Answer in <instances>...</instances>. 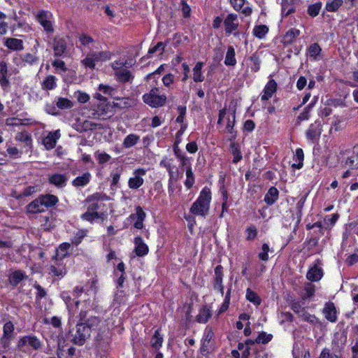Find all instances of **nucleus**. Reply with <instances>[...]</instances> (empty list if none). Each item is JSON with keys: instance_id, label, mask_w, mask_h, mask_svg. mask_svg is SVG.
Masks as SVG:
<instances>
[{"instance_id": "f257e3e1", "label": "nucleus", "mask_w": 358, "mask_h": 358, "mask_svg": "<svg viewBox=\"0 0 358 358\" xmlns=\"http://www.w3.org/2000/svg\"><path fill=\"white\" fill-rule=\"evenodd\" d=\"M211 199L210 189L207 187H203L190 208L191 213L194 215L205 217L209 212Z\"/></svg>"}, {"instance_id": "f03ea898", "label": "nucleus", "mask_w": 358, "mask_h": 358, "mask_svg": "<svg viewBox=\"0 0 358 358\" xmlns=\"http://www.w3.org/2000/svg\"><path fill=\"white\" fill-rule=\"evenodd\" d=\"M235 119V110H227L226 108L220 110L217 124H220L224 122V120L227 121L226 131L229 135V141H233L236 137V132L234 129Z\"/></svg>"}, {"instance_id": "7ed1b4c3", "label": "nucleus", "mask_w": 358, "mask_h": 358, "mask_svg": "<svg viewBox=\"0 0 358 358\" xmlns=\"http://www.w3.org/2000/svg\"><path fill=\"white\" fill-rule=\"evenodd\" d=\"M110 57L111 54L108 51L90 52L81 61V63L85 68L94 69L96 64L108 61Z\"/></svg>"}, {"instance_id": "20e7f679", "label": "nucleus", "mask_w": 358, "mask_h": 358, "mask_svg": "<svg viewBox=\"0 0 358 358\" xmlns=\"http://www.w3.org/2000/svg\"><path fill=\"white\" fill-rule=\"evenodd\" d=\"M16 346L22 352L38 350L42 346V343L36 336L29 334L20 337Z\"/></svg>"}, {"instance_id": "39448f33", "label": "nucleus", "mask_w": 358, "mask_h": 358, "mask_svg": "<svg viewBox=\"0 0 358 358\" xmlns=\"http://www.w3.org/2000/svg\"><path fill=\"white\" fill-rule=\"evenodd\" d=\"M71 341L76 345H83L90 336V329L85 323L78 324L75 329L70 331Z\"/></svg>"}, {"instance_id": "423d86ee", "label": "nucleus", "mask_w": 358, "mask_h": 358, "mask_svg": "<svg viewBox=\"0 0 358 358\" xmlns=\"http://www.w3.org/2000/svg\"><path fill=\"white\" fill-rule=\"evenodd\" d=\"M143 101L152 108L163 106L166 101L165 94H159V88L154 87L143 96Z\"/></svg>"}, {"instance_id": "0eeeda50", "label": "nucleus", "mask_w": 358, "mask_h": 358, "mask_svg": "<svg viewBox=\"0 0 358 358\" xmlns=\"http://www.w3.org/2000/svg\"><path fill=\"white\" fill-rule=\"evenodd\" d=\"M126 64V62L115 61L111 64L116 80L121 83L131 82L134 78L130 71L123 68Z\"/></svg>"}, {"instance_id": "6e6552de", "label": "nucleus", "mask_w": 358, "mask_h": 358, "mask_svg": "<svg viewBox=\"0 0 358 358\" xmlns=\"http://www.w3.org/2000/svg\"><path fill=\"white\" fill-rule=\"evenodd\" d=\"M52 15L49 11L41 10L36 15L37 20L47 34H52L54 28L51 22Z\"/></svg>"}, {"instance_id": "1a4fd4ad", "label": "nucleus", "mask_w": 358, "mask_h": 358, "mask_svg": "<svg viewBox=\"0 0 358 358\" xmlns=\"http://www.w3.org/2000/svg\"><path fill=\"white\" fill-rule=\"evenodd\" d=\"M347 342V334L345 332L334 334L330 349L343 354Z\"/></svg>"}, {"instance_id": "9d476101", "label": "nucleus", "mask_w": 358, "mask_h": 358, "mask_svg": "<svg viewBox=\"0 0 358 358\" xmlns=\"http://www.w3.org/2000/svg\"><path fill=\"white\" fill-rule=\"evenodd\" d=\"M146 174V170L138 169L133 172V176L129 179L128 186L130 189H138L144 182L143 176Z\"/></svg>"}, {"instance_id": "9b49d317", "label": "nucleus", "mask_w": 358, "mask_h": 358, "mask_svg": "<svg viewBox=\"0 0 358 358\" xmlns=\"http://www.w3.org/2000/svg\"><path fill=\"white\" fill-rule=\"evenodd\" d=\"M85 324L90 329V333L94 331L99 334L100 333H103L106 329L105 322L101 320L97 317H91L86 321Z\"/></svg>"}, {"instance_id": "f8f14e48", "label": "nucleus", "mask_w": 358, "mask_h": 358, "mask_svg": "<svg viewBox=\"0 0 358 358\" xmlns=\"http://www.w3.org/2000/svg\"><path fill=\"white\" fill-rule=\"evenodd\" d=\"M68 179L66 173H55L48 175L49 182L57 188L64 187Z\"/></svg>"}, {"instance_id": "ddd939ff", "label": "nucleus", "mask_w": 358, "mask_h": 358, "mask_svg": "<svg viewBox=\"0 0 358 358\" xmlns=\"http://www.w3.org/2000/svg\"><path fill=\"white\" fill-rule=\"evenodd\" d=\"M226 34H230L236 31L238 27V21L236 14L230 13L224 20Z\"/></svg>"}, {"instance_id": "4468645a", "label": "nucleus", "mask_w": 358, "mask_h": 358, "mask_svg": "<svg viewBox=\"0 0 358 358\" xmlns=\"http://www.w3.org/2000/svg\"><path fill=\"white\" fill-rule=\"evenodd\" d=\"M61 137L59 130L50 131L43 138V144L48 150L53 149L57 143V140Z\"/></svg>"}, {"instance_id": "2eb2a0df", "label": "nucleus", "mask_w": 358, "mask_h": 358, "mask_svg": "<svg viewBox=\"0 0 358 358\" xmlns=\"http://www.w3.org/2000/svg\"><path fill=\"white\" fill-rule=\"evenodd\" d=\"M146 217L145 213L140 206L136 208V213L131 214L130 218L135 220L134 227L138 229H141L144 227L143 221Z\"/></svg>"}, {"instance_id": "dca6fc26", "label": "nucleus", "mask_w": 358, "mask_h": 358, "mask_svg": "<svg viewBox=\"0 0 358 358\" xmlns=\"http://www.w3.org/2000/svg\"><path fill=\"white\" fill-rule=\"evenodd\" d=\"M277 90V83L274 80H269L265 85L261 100L263 101L268 100L275 93Z\"/></svg>"}, {"instance_id": "f3484780", "label": "nucleus", "mask_w": 358, "mask_h": 358, "mask_svg": "<svg viewBox=\"0 0 358 358\" xmlns=\"http://www.w3.org/2000/svg\"><path fill=\"white\" fill-rule=\"evenodd\" d=\"M323 313L325 318L331 322H335L337 320V311L334 304L331 302H328L324 305Z\"/></svg>"}, {"instance_id": "a211bd4d", "label": "nucleus", "mask_w": 358, "mask_h": 358, "mask_svg": "<svg viewBox=\"0 0 358 358\" xmlns=\"http://www.w3.org/2000/svg\"><path fill=\"white\" fill-rule=\"evenodd\" d=\"M134 252L137 256L143 257L148 253V247L141 237L138 236L134 238Z\"/></svg>"}, {"instance_id": "6ab92c4d", "label": "nucleus", "mask_w": 358, "mask_h": 358, "mask_svg": "<svg viewBox=\"0 0 358 358\" xmlns=\"http://www.w3.org/2000/svg\"><path fill=\"white\" fill-rule=\"evenodd\" d=\"M26 210L27 213L36 214L44 212L45 208L40 198L38 197L27 206Z\"/></svg>"}, {"instance_id": "aec40b11", "label": "nucleus", "mask_w": 358, "mask_h": 358, "mask_svg": "<svg viewBox=\"0 0 358 358\" xmlns=\"http://www.w3.org/2000/svg\"><path fill=\"white\" fill-rule=\"evenodd\" d=\"M322 276V269L317 264H315L313 267L310 268L306 274L307 279L312 282L319 281Z\"/></svg>"}, {"instance_id": "412c9836", "label": "nucleus", "mask_w": 358, "mask_h": 358, "mask_svg": "<svg viewBox=\"0 0 358 358\" xmlns=\"http://www.w3.org/2000/svg\"><path fill=\"white\" fill-rule=\"evenodd\" d=\"M308 55L312 60L318 61L322 59V48L317 43L311 44L307 50Z\"/></svg>"}, {"instance_id": "4be33fe9", "label": "nucleus", "mask_w": 358, "mask_h": 358, "mask_svg": "<svg viewBox=\"0 0 358 358\" xmlns=\"http://www.w3.org/2000/svg\"><path fill=\"white\" fill-rule=\"evenodd\" d=\"M230 3L235 10L241 11L245 15H250L252 13V10L249 6H244L245 0H230Z\"/></svg>"}, {"instance_id": "5701e85b", "label": "nucleus", "mask_w": 358, "mask_h": 358, "mask_svg": "<svg viewBox=\"0 0 358 358\" xmlns=\"http://www.w3.org/2000/svg\"><path fill=\"white\" fill-rule=\"evenodd\" d=\"M4 45L8 49L14 51L22 50L24 49L23 41L17 38H6Z\"/></svg>"}, {"instance_id": "b1692460", "label": "nucleus", "mask_w": 358, "mask_h": 358, "mask_svg": "<svg viewBox=\"0 0 358 358\" xmlns=\"http://www.w3.org/2000/svg\"><path fill=\"white\" fill-rule=\"evenodd\" d=\"M20 59L24 66H32L36 64L39 62V57L36 54L24 53L20 56Z\"/></svg>"}, {"instance_id": "393cba45", "label": "nucleus", "mask_w": 358, "mask_h": 358, "mask_svg": "<svg viewBox=\"0 0 358 358\" xmlns=\"http://www.w3.org/2000/svg\"><path fill=\"white\" fill-rule=\"evenodd\" d=\"M92 175L90 172H85L81 176L76 177L73 181L72 185L74 187H85L90 181Z\"/></svg>"}, {"instance_id": "a878e982", "label": "nucleus", "mask_w": 358, "mask_h": 358, "mask_svg": "<svg viewBox=\"0 0 358 358\" xmlns=\"http://www.w3.org/2000/svg\"><path fill=\"white\" fill-rule=\"evenodd\" d=\"M321 134V127L319 124L315 123L310 125L306 135L308 139L314 141Z\"/></svg>"}, {"instance_id": "bb28decb", "label": "nucleus", "mask_w": 358, "mask_h": 358, "mask_svg": "<svg viewBox=\"0 0 358 358\" xmlns=\"http://www.w3.org/2000/svg\"><path fill=\"white\" fill-rule=\"evenodd\" d=\"M279 192L275 187H271L264 196L266 204L271 206L278 199Z\"/></svg>"}, {"instance_id": "cd10ccee", "label": "nucleus", "mask_w": 358, "mask_h": 358, "mask_svg": "<svg viewBox=\"0 0 358 358\" xmlns=\"http://www.w3.org/2000/svg\"><path fill=\"white\" fill-rule=\"evenodd\" d=\"M163 342V335L160 334L159 329H157L150 339V345L155 350H158L162 346Z\"/></svg>"}, {"instance_id": "c85d7f7f", "label": "nucleus", "mask_w": 358, "mask_h": 358, "mask_svg": "<svg viewBox=\"0 0 358 358\" xmlns=\"http://www.w3.org/2000/svg\"><path fill=\"white\" fill-rule=\"evenodd\" d=\"M272 338L271 334H267L265 332H262L259 334V336L256 338L255 341L248 339L245 341L246 345H254L255 343H263L266 344L268 343Z\"/></svg>"}, {"instance_id": "c756f323", "label": "nucleus", "mask_w": 358, "mask_h": 358, "mask_svg": "<svg viewBox=\"0 0 358 358\" xmlns=\"http://www.w3.org/2000/svg\"><path fill=\"white\" fill-rule=\"evenodd\" d=\"M38 197L45 209L55 206L58 202V198L53 194L41 195Z\"/></svg>"}, {"instance_id": "7c9ffc66", "label": "nucleus", "mask_w": 358, "mask_h": 358, "mask_svg": "<svg viewBox=\"0 0 358 358\" xmlns=\"http://www.w3.org/2000/svg\"><path fill=\"white\" fill-rule=\"evenodd\" d=\"M66 271L64 266L60 262H56L55 264L50 267V273L53 275L62 278L65 275Z\"/></svg>"}, {"instance_id": "2f4dec72", "label": "nucleus", "mask_w": 358, "mask_h": 358, "mask_svg": "<svg viewBox=\"0 0 358 358\" xmlns=\"http://www.w3.org/2000/svg\"><path fill=\"white\" fill-rule=\"evenodd\" d=\"M344 163L346 166L351 169L358 168V153L355 151L348 153Z\"/></svg>"}, {"instance_id": "473e14b6", "label": "nucleus", "mask_w": 358, "mask_h": 358, "mask_svg": "<svg viewBox=\"0 0 358 358\" xmlns=\"http://www.w3.org/2000/svg\"><path fill=\"white\" fill-rule=\"evenodd\" d=\"M41 86L43 90H54L57 87V78L52 75H49L42 82Z\"/></svg>"}, {"instance_id": "72a5a7b5", "label": "nucleus", "mask_w": 358, "mask_h": 358, "mask_svg": "<svg viewBox=\"0 0 358 358\" xmlns=\"http://www.w3.org/2000/svg\"><path fill=\"white\" fill-rule=\"evenodd\" d=\"M343 354L330 349V348H324L318 358H342Z\"/></svg>"}, {"instance_id": "f704fd0d", "label": "nucleus", "mask_w": 358, "mask_h": 358, "mask_svg": "<svg viewBox=\"0 0 358 358\" xmlns=\"http://www.w3.org/2000/svg\"><path fill=\"white\" fill-rule=\"evenodd\" d=\"M25 278V274L24 272L21 271H15L12 272L8 277L9 282L10 285L13 286H16L18 285L24 278Z\"/></svg>"}, {"instance_id": "c9c22d12", "label": "nucleus", "mask_w": 358, "mask_h": 358, "mask_svg": "<svg viewBox=\"0 0 358 358\" xmlns=\"http://www.w3.org/2000/svg\"><path fill=\"white\" fill-rule=\"evenodd\" d=\"M8 67L7 64L4 62L0 63V84L2 87H7L9 84L8 80L7 79Z\"/></svg>"}, {"instance_id": "e433bc0d", "label": "nucleus", "mask_w": 358, "mask_h": 358, "mask_svg": "<svg viewBox=\"0 0 358 358\" xmlns=\"http://www.w3.org/2000/svg\"><path fill=\"white\" fill-rule=\"evenodd\" d=\"M203 63L198 62L193 69V80L195 82H202L204 80V76L202 74V68Z\"/></svg>"}, {"instance_id": "4c0bfd02", "label": "nucleus", "mask_w": 358, "mask_h": 358, "mask_svg": "<svg viewBox=\"0 0 358 358\" xmlns=\"http://www.w3.org/2000/svg\"><path fill=\"white\" fill-rule=\"evenodd\" d=\"M224 64L227 66H235L236 64V59L235 57V50L232 46L227 49V52L224 59Z\"/></svg>"}, {"instance_id": "58836bf2", "label": "nucleus", "mask_w": 358, "mask_h": 358, "mask_svg": "<svg viewBox=\"0 0 358 358\" xmlns=\"http://www.w3.org/2000/svg\"><path fill=\"white\" fill-rule=\"evenodd\" d=\"M210 316L211 313L210 309L208 307L204 306L200 310L196 317V320L199 323H206Z\"/></svg>"}, {"instance_id": "ea45409f", "label": "nucleus", "mask_w": 358, "mask_h": 358, "mask_svg": "<svg viewBox=\"0 0 358 358\" xmlns=\"http://www.w3.org/2000/svg\"><path fill=\"white\" fill-rule=\"evenodd\" d=\"M139 136L134 134H131L126 136V138L124 139L122 145L124 148H129L135 145L139 141Z\"/></svg>"}, {"instance_id": "a19ab883", "label": "nucleus", "mask_w": 358, "mask_h": 358, "mask_svg": "<svg viewBox=\"0 0 358 358\" xmlns=\"http://www.w3.org/2000/svg\"><path fill=\"white\" fill-rule=\"evenodd\" d=\"M300 31L296 28H292L287 31L284 35L283 40L286 43H292L294 39L300 35Z\"/></svg>"}, {"instance_id": "79ce46f5", "label": "nucleus", "mask_w": 358, "mask_h": 358, "mask_svg": "<svg viewBox=\"0 0 358 358\" xmlns=\"http://www.w3.org/2000/svg\"><path fill=\"white\" fill-rule=\"evenodd\" d=\"M108 105L106 103H101L98 105L97 108H93L92 115L95 118H100L107 113Z\"/></svg>"}, {"instance_id": "37998d69", "label": "nucleus", "mask_w": 358, "mask_h": 358, "mask_svg": "<svg viewBox=\"0 0 358 358\" xmlns=\"http://www.w3.org/2000/svg\"><path fill=\"white\" fill-rule=\"evenodd\" d=\"M56 106L59 109H69L73 106V102L66 98L59 97L56 101Z\"/></svg>"}, {"instance_id": "c03bdc74", "label": "nucleus", "mask_w": 358, "mask_h": 358, "mask_svg": "<svg viewBox=\"0 0 358 358\" xmlns=\"http://www.w3.org/2000/svg\"><path fill=\"white\" fill-rule=\"evenodd\" d=\"M15 330L14 324L12 322H6L3 327L2 336L13 338V332Z\"/></svg>"}, {"instance_id": "a18cd8bd", "label": "nucleus", "mask_w": 358, "mask_h": 358, "mask_svg": "<svg viewBox=\"0 0 358 358\" xmlns=\"http://www.w3.org/2000/svg\"><path fill=\"white\" fill-rule=\"evenodd\" d=\"M15 138L17 141L24 143L27 146H29L32 141L31 136L27 131L17 133Z\"/></svg>"}, {"instance_id": "49530a36", "label": "nucleus", "mask_w": 358, "mask_h": 358, "mask_svg": "<svg viewBox=\"0 0 358 358\" xmlns=\"http://www.w3.org/2000/svg\"><path fill=\"white\" fill-rule=\"evenodd\" d=\"M186 180L184 182L185 186L187 189H190L194 183V176L192 170V167H187L185 169Z\"/></svg>"}, {"instance_id": "de8ad7c7", "label": "nucleus", "mask_w": 358, "mask_h": 358, "mask_svg": "<svg viewBox=\"0 0 358 358\" xmlns=\"http://www.w3.org/2000/svg\"><path fill=\"white\" fill-rule=\"evenodd\" d=\"M231 149L232 155L234 156L233 163L236 164L242 159V155L240 150V148L238 145L233 142L231 144Z\"/></svg>"}, {"instance_id": "09e8293b", "label": "nucleus", "mask_w": 358, "mask_h": 358, "mask_svg": "<svg viewBox=\"0 0 358 358\" xmlns=\"http://www.w3.org/2000/svg\"><path fill=\"white\" fill-rule=\"evenodd\" d=\"M268 31V28L266 25H258L255 27L253 34L258 38H263Z\"/></svg>"}, {"instance_id": "8fccbe9b", "label": "nucleus", "mask_w": 358, "mask_h": 358, "mask_svg": "<svg viewBox=\"0 0 358 358\" xmlns=\"http://www.w3.org/2000/svg\"><path fill=\"white\" fill-rule=\"evenodd\" d=\"M294 158L298 162L297 164H293L292 166L298 169L303 166V161L304 159L303 151L301 148H297L295 152Z\"/></svg>"}, {"instance_id": "3c124183", "label": "nucleus", "mask_w": 358, "mask_h": 358, "mask_svg": "<svg viewBox=\"0 0 358 358\" xmlns=\"http://www.w3.org/2000/svg\"><path fill=\"white\" fill-rule=\"evenodd\" d=\"M246 299L255 305H259L261 303V299L256 292L251 290L250 288L246 291Z\"/></svg>"}, {"instance_id": "603ef678", "label": "nucleus", "mask_w": 358, "mask_h": 358, "mask_svg": "<svg viewBox=\"0 0 358 358\" xmlns=\"http://www.w3.org/2000/svg\"><path fill=\"white\" fill-rule=\"evenodd\" d=\"M304 294L303 299H310L313 297L315 292V286L310 282L306 283L304 285Z\"/></svg>"}, {"instance_id": "864d4df0", "label": "nucleus", "mask_w": 358, "mask_h": 358, "mask_svg": "<svg viewBox=\"0 0 358 358\" xmlns=\"http://www.w3.org/2000/svg\"><path fill=\"white\" fill-rule=\"evenodd\" d=\"M165 45L162 42L157 43L154 47L149 49L148 55L151 57L153 54L161 55L164 51Z\"/></svg>"}, {"instance_id": "5fc2aeb1", "label": "nucleus", "mask_w": 358, "mask_h": 358, "mask_svg": "<svg viewBox=\"0 0 358 358\" xmlns=\"http://www.w3.org/2000/svg\"><path fill=\"white\" fill-rule=\"evenodd\" d=\"M250 66L254 72H257L260 69L261 60L257 55H252L250 58Z\"/></svg>"}, {"instance_id": "6e6d98bb", "label": "nucleus", "mask_w": 358, "mask_h": 358, "mask_svg": "<svg viewBox=\"0 0 358 358\" xmlns=\"http://www.w3.org/2000/svg\"><path fill=\"white\" fill-rule=\"evenodd\" d=\"M343 4V0H332L326 4V10L329 12L336 11Z\"/></svg>"}, {"instance_id": "4d7b16f0", "label": "nucleus", "mask_w": 358, "mask_h": 358, "mask_svg": "<svg viewBox=\"0 0 358 358\" xmlns=\"http://www.w3.org/2000/svg\"><path fill=\"white\" fill-rule=\"evenodd\" d=\"M295 7L294 5L290 4L287 0H283L282 3V14L287 16L294 13Z\"/></svg>"}, {"instance_id": "13d9d810", "label": "nucleus", "mask_w": 358, "mask_h": 358, "mask_svg": "<svg viewBox=\"0 0 358 358\" xmlns=\"http://www.w3.org/2000/svg\"><path fill=\"white\" fill-rule=\"evenodd\" d=\"M13 338L1 336L0 338V355L7 352Z\"/></svg>"}, {"instance_id": "bf43d9fd", "label": "nucleus", "mask_w": 358, "mask_h": 358, "mask_svg": "<svg viewBox=\"0 0 358 358\" xmlns=\"http://www.w3.org/2000/svg\"><path fill=\"white\" fill-rule=\"evenodd\" d=\"M299 317H301L302 320L308 322L310 324L318 323L317 318L315 315H310L306 310H304Z\"/></svg>"}, {"instance_id": "052dcab7", "label": "nucleus", "mask_w": 358, "mask_h": 358, "mask_svg": "<svg viewBox=\"0 0 358 358\" xmlns=\"http://www.w3.org/2000/svg\"><path fill=\"white\" fill-rule=\"evenodd\" d=\"M83 128L85 131L95 130L96 129H103L101 124H97L90 120H85L83 123Z\"/></svg>"}, {"instance_id": "680f3d73", "label": "nucleus", "mask_w": 358, "mask_h": 358, "mask_svg": "<svg viewBox=\"0 0 358 358\" xmlns=\"http://www.w3.org/2000/svg\"><path fill=\"white\" fill-rule=\"evenodd\" d=\"M66 50V45L63 41H58L54 45V53L56 56H61Z\"/></svg>"}, {"instance_id": "e2e57ef3", "label": "nucleus", "mask_w": 358, "mask_h": 358, "mask_svg": "<svg viewBox=\"0 0 358 358\" xmlns=\"http://www.w3.org/2000/svg\"><path fill=\"white\" fill-rule=\"evenodd\" d=\"M321 8H322V3L320 2L315 3L314 4H311L308 6V13L311 17H316L319 14Z\"/></svg>"}, {"instance_id": "0e129e2a", "label": "nucleus", "mask_w": 358, "mask_h": 358, "mask_svg": "<svg viewBox=\"0 0 358 358\" xmlns=\"http://www.w3.org/2000/svg\"><path fill=\"white\" fill-rule=\"evenodd\" d=\"M271 251L270 247L267 243H264L262 246V251L259 253V258L264 262H266L268 259V252ZM273 252V250H271Z\"/></svg>"}, {"instance_id": "69168bd1", "label": "nucleus", "mask_w": 358, "mask_h": 358, "mask_svg": "<svg viewBox=\"0 0 358 358\" xmlns=\"http://www.w3.org/2000/svg\"><path fill=\"white\" fill-rule=\"evenodd\" d=\"M94 156L98 160L99 163L101 164L108 162L111 159L110 155L100 151L96 152Z\"/></svg>"}, {"instance_id": "338daca9", "label": "nucleus", "mask_w": 358, "mask_h": 358, "mask_svg": "<svg viewBox=\"0 0 358 358\" xmlns=\"http://www.w3.org/2000/svg\"><path fill=\"white\" fill-rule=\"evenodd\" d=\"M71 247V245L68 243H62L59 249L57 250V256L60 257H64L67 255L68 251Z\"/></svg>"}, {"instance_id": "774afa93", "label": "nucleus", "mask_w": 358, "mask_h": 358, "mask_svg": "<svg viewBox=\"0 0 358 358\" xmlns=\"http://www.w3.org/2000/svg\"><path fill=\"white\" fill-rule=\"evenodd\" d=\"M75 97L80 103H85L90 100V95L82 91L75 92Z\"/></svg>"}]
</instances>
